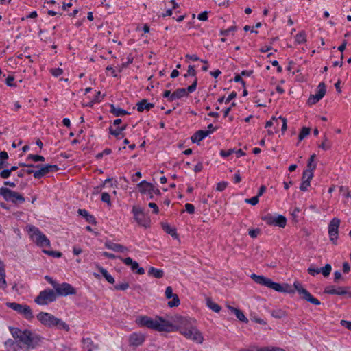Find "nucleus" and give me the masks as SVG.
Listing matches in <instances>:
<instances>
[{"label":"nucleus","mask_w":351,"mask_h":351,"mask_svg":"<svg viewBox=\"0 0 351 351\" xmlns=\"http://www.w3.org/2000/svg\"><path fill=\"white\" fill-rule=\"evenodd\" d=\"M129 288V284L128 282H122L121 284H117L114 286V289L116 290H121L125 291Z\"/></svg>","instance_id":"52"},{"label":"nucleus","mask_w":351,"mask_h":351,"mask_svg":"<svg viewBox=\"0 0 351 351\" xmlns=\"http://www.w3.org/2000/svg\"><path fill=\"white\" fill-rule=\"evenodd\" d=\"M271 315L275 318L280 319L285 317L287 315V313L281 308H276L271 311Z\"/></svg>","instance_id":"29"},{"label":"nucleus","mask_w":351,"mask_h":351,"mask_svg":"<svg viewBox=\"0 0 351 351\" xmlns=\"http://www.w3.org/2000/svg\"><path fill=\"white\" fill-rule=\"evenodd\" d=\"M58 293L56 290L53 291L52 289H45V304L47 302H53L56 300Z\"/></svg>","instance_id":"27"},{"label":"nucleus","mask_w":351,"mask_h":351,"mask_svg":"<svg viewBox=\"0 0 351 351\" xmlns=\"http://www.w3.org/2000/svg\"><path fill=\"white\" fill-rule=\"evenodd\" d=\"M258 351H285V350L280 348H261Z\"/></svg>","instance_id":"64"},{"label":"nucleus","mask_w":351,"mask_h":351,"mask_svg":"<svg viewBox=\"0 0 351 351\" xmlns=\"http://www.w3.org/2000/svg\"><path fill=\"white\" fill-rule=\"evenodd\" d=\"M311 132L310 128L303 127L298 135V139L300 141L303 140L306 136L309 135Z\"/></svg>","instance_id":"36"},{"label":"nucleus","mask_w":351,"mask_h":351,"mask_svg":"<svg viewBox=\"0 0 351 351\" xmlns=\"http://www.w3.org/2000/svg\"><path fill=\"white\" fill-rule=\"evenodd\" d=\"M341 221L338 218H333L328 225V234L330 240L336 245L338 239L339 227Z\"/></svg>","instance_id":"12"},{"label":"nucleus","mask_w":351,"mask_h":351,"mask_svg":"<svg viewBox=\"0 0 351 351\" xmlns=\"http://www.w3.org/2000/svg\"><path fill=\"white\" fill-rule=\"evenodd\" d=\"M178 331L186 339L198 343H202L204 337L200 331L194 326L193 321L189 318L180 317Z\"/></svg>","instance_id":"3"},{"label":"nucleus","mask_w":351,"mask_h":351,"mask_svg":"<svg viewBox=\"0 0 351 351\" xmlns=\"http://www.w3.org/2000/svg\"><path fill=\"white\" fill-rule=\"evenodd\" d=\"M235 149H229L228 150H221L220 155L223 157H228L234 153Z\"/></svg>","instance_id":"55"},{"label":"nucleus","mask_w":351,"mask_h":351,"mask_svg":"<svg viewBox=\"0 0 351 351\" xmlns=\"http://www.w3.org/2000/svg\"><path fill=\"white\" fill-rule=\"evenodd\" d=\"M337 289H335L334 287H332V286H329L325 289L324 293H328V294L337 295Z\"/></svg>","instance_id":"60"},{"label":"nucleus","mask_w":351,"mask_h":351,"mask_svg":"<svg viewBox=\"0 0 351 351\" xmlns=\"http://www.w3.org/2000/svg\"><path fill=\"white\" fill-rule=\"evenodd\" d=\"M294 287L303 300H305L311 302V304L317 306L321 304L320 301L318 299L314 298L310 293V292L308 291L306 289L303 288L302 285L298 282H294Z\"/></svg>","instance_id":"9"},{"label":"nucleus","mask_w":351,"mask_h":351,"mask_svg":"<svg viewBox=\"0 0 351 351\" xmlns=\"http://www.w3.org/2000/svg\"><path fill=\"white\" fill-rule=\"evenodd\" d=\"M228 308L232 313H233L236 315L239 320L245 323H247L248 319L246 318V317L244 315L241 311L230 306H228Z\"/></svg>","instance_id":"22"},{"label":"nucleus","mask_w":351,"mask_h":351,"mask_svg":"<svg viewBox=\"0 0 351 351\" xmlns=\"http://www.w3.org/2000/svg\"><path fill=\"white\" fill-rule=\"evenodd\" d=\"M173 300L171 301L168 302V306L169 307H177L180 305V299L177 294H174L173 296L171 297Z\"/></svg>","instance_id":"37"},{"label":"nucleus","mask_w":351,"mask_h":351,"mask_svg":"<svg viewBox=\"0 0 351 351\" xmlns=\"http://www.w3.org/2000/svg\"><path fill=\"white\" fill-rule=\"evenodd\" d=\"M197 19L199 21H206L208 19V12L204 11L198 14Z\"/></svg>","instance_id":"63"},{"label":"nucleus","mask_w":351,"mask_h":351,"mask_svg":"<svg viewBox=\"0 0 351 351\" xmlns=\"http://www.w3.org/2000/svg\"><path fill=\"white\" fill-rule=\"evenodd\" d=\"M9 330L17 343L22 345V349L26 351L34 349L41 341L40 337L32 334L29 330H21L18 328L11 326L9 327Z\"/></svg>","instance_id":"1"},{"label":"nucleus","mask_w":351,"mask_h":351,"mask_svg":"<svg viewBox=\"0 0 351 351\" xmlns=\"http://www.w3.org/2000/svg\"><path fill=\"white\" fill-rule=\"evenodd\" d=\"M350 287H340L337 289V295H347L348 297H351V291H350Z\"/></svg>","instance_id":"34"},{"label":"nucleus","mask_w":351,"mask_h":351,"mask_svg":"<svg viewBox=\"0 0 351 351\" xmlns=\"http://www.w3.org/2000/svg\"><path fill=\"white\" fill-rule=\"evenodd\" d=\"M188 76H193L195 78L196 77V71L194 69V66L189 65L188 67L187 73L184 75V77H187Z\"/></svg>","instance_id":"45"},{"label":"nucleus","mask_w":351,"mask_h":351,"mask_svg":"<svg viewBox=\"0 0 351 351\" xmlns=\"http://www.w3.org/2000/svg\"><path fill=\"white\" fill-rule=\"evenodd\" d=\"M135 322L139 326L146 327L158 332H169L173 327V324L170 322L159 316L152 319L147 315H141L136 317Z\"/></svg>","instance_id":"2"},{"label":"nucleus","mask_w":351,"mask_h":351,"mask_svg":"<svg viewBox=\"0 0 351 351\" xmlns=\"http://www.w3.org/2000/svg\"><path fill=\"white\" fill-rule=\"evenodd\" d=\"M165 295L167 299H170L172 296L174 295V293H173V289L171 286H168L166 288Z\"/></svg>","instance_id":"57"},{"label":"nucleus","mask_w":351,"mask_h":351,"mask_svg":"<svg viewBox=\"0 0 351 351\" xmlns=\"http://www.w3.org/2000/svg\"><path fill=\"white\" fill-rule=\"evenodd\" d=\"M110 111L111 113H112L116 117L130 114V113L128 112H127L126 110H125L119 107H116L113 104L110 105Z\"/></svg>","instance_id":"25"},{"label":"nucleus","mask_w":351,"mask_h":351,"mask_svg":"<svg viewBox=\"0 0 351 351\" xmlns=\"http://www.w3.org/2000/svg\"><path fill=\"white\" fill-rule=\"evenodd\" d=\"M313 177V171L306 169L304 171L302 181L311 182Z\"/></svg>","instance_id":"32"},{"label":"nucleus","mask_w":351,"mask_h":351,"mask_svg":"<svg viewBox=\"0 0 351 351\" xmlns=\"http://www.w3.org/2000/svg\"><path fill=\"white\" fill-rule=\"evenodd\" d=\"M206 304L209 308L213 310L214 312L219 313L221 310L220 306H219L217 303L212 301L211 299L208 298L206 300Z\"/></svg>","instance_id":"31"},{"label":"nucleus","mask_w":351,"mask_h":351,"mask_svg":"<svg viewBox=\"0 0 351 351\" xmlns=\"http://www.w3.org/2000/svg\"><path fill=\"white\" fill-rule=\"evenodd\" d=\"M45 325L58 330H69V326L64 321L46 312Z\"/></svg>","instance_id":"5"},{"label":"nucleus","mask_w":351,"mask_h":351,"mask_svg":"<svg viewBox=\"0 0 351 351\" xmlns=\"http://www.w3.org/2000/svg\"><path fill=\"white\" fill-rule=\"evenodd\" d=\"M27 230L32 240L38 245L43 246L44 244V237L41 232L36 227L32 225L27 226Z\"/></svg>","instance_id":"13"},{"label":"nucleus","mask_w":351,"mask_h":351,"mask_svg":"<svg viewBox=\"0 0 351 351\" xmlns=\"http://www.w3.org/2000/svg\"><path fill=\"white\" fill-rule=\"evenodd\" d=\"M154 106V105L153 104L149 103L145 99H142L136 104L137 110L141 112L144 110H149Z\"/></svg>","instance_id":"21"},{"label":"nucleus","mask_w":351,"mask_h":351,"mask_svg":"<svg viewBox=\"0 0 351 351\" xmlns=\"http://www.w3.org/2000/svg\"><path fill=\"white\" fill-rule=\"evenodd\" d=\"M0 286L3 289H5L7 287V282L5 280V265L1 261H0Z\"/></svg>","instance_id":"24"},{"label":"nucleus","mask_w":351,"mask_h":351,"mask_svg":"<svg viewBox=\"0 0 351 351\" xmlns=\"http://www.w3.org/2000/svg\"><path fill=\"white\" fill-rule=\"evenodd\" d=\"M109 132L110 134L116 136L117 138H119V136L121 134L122 131L118 128L114 130L111 126L109 128Z\"/></svg>","instance_id":"49"},{"label":"nucleus","mask_w":351,"mask_h":351,"mask_svg":"<svg viewBox=\"0 0 351 351\" xmlns=\"http://www.w3.org/2000/svg\"><path fill=\"white\" fill-rule=\"evenodd\" d=\"M162 228L167 233L171 234L173 237L178 238V234L176 232V229L171 228L169 224H163Z\"/></svg>","instance_id":"35"},{"label":"nucleus","mask_w":351,"mask_h":351,"mask_svg":"<svg viewBox=\"0 0 351 351\" xmlns=\"http://www.w3.org/2000/svg\"><path fill=\"white\" fill-rule=\"evenodd\" d=\"M213 131L210 130H198L191 137V139L193 143H199L202 140L205 138L209 134H210Z\"/></svg>","instance_id":"18"},{"label":"nucleus","mask_w":351,"mask_h":351,"mask_svg":"<svg viewBox=\"0 0 351 351\" xmlns=\"http://www.w3.org/2000/svg\"><path fill=\"white\" fill-rule=\"evenodd\" d=\"M45 280H47L53 286L55 290H56L57 287L59 285L58 283H57L55 280H53L51 277L48 276H45Z\"/></svg>","instance_id":"62"},{"label":"nucleus","mask_w":351,"mask_h":351,"mask_svg":"<svg viewBox=\"0 0 351 351\" xmlns=\"http://www.w3.org/2000/svg\"><path fill=\"white\" fill-rule=\"evenodd\" d=\"M138 189L141 193H145V192H148L149 199H152L153 198V194H156L157 195H160V191L159 189L155 188V186L145 180L141 181L140 183L137 184Z\"/></svg>","instance_id":"11"},{"label":"nucleus","mask_w":351,"mask_h":351,"mask_svg":"<svg viewBox=\"0 0 351 351\" xmlns=\"http://www.w3.org/2000/svg\"><path fill=\"white\" fill-rule=\"evenodd\" d=\"M99 271L109 283L113 284L114 282V278L108 272L106 269L99 267Z\"/></svg>","instance_id":"30"},{"label":"nucleus","mask_w":351,"mask_h":351,"mask_svg":"<svg viewBox=\"0 0 351 351\" xmlns=\"http://www.w3.org/2000/svg\"><path fill=\"white\" fill-rule=\"evenodd\" d=\"M101 200L104 202L107 203L108 205H110L111 204L110 196V195L108 193H102V194H101Z\"/></svg>","instance_id":"58"},{"label":"nucleus","mask_w":351,"mask_h":351,"mask_svg":"<svg viewBox=\"0 0 351 351\" xmlns=\"http://www.w3.org/2000/svg\"><path fill=\"white\" fill-rule=\"evenodd\" d=\"M268 287L270 289H272L276 291H278V292H285V289L280 284L274 282L271 280H270Z\"/></svg>","instance_id":"33"},{"label":"nucleus","mask_w":351,"mask_h":351,"mask_svg":"<svg viewBox=\"0 0 351 351\" xmlns=\"http://www.w3.org/2000/svg\"><path fill=\"white\" fill-rule=\"evenodd\" d=\"M295 42L298 44H302L306 42V34L304 32H300L296 34L295 37Z\"/></svg>","instance_id":"38"},{"label":"nucleus","mask_w":351,"mask_h":351,"mask_svg":"<svg viewBox=\"0 0 351 351\" xmlns=\"http://www.w3.org/2000/svg\"><path fill=\"white\" fill-rule=\"evenodd\" d=\"M56 293L58 295L60 296H67L69 295H75L76 289L70 284L64 282L62 284H59L57 287Z\"/></svg>","instance_id":"14"},{"label":"nucleus","mask_w":351,"mask_h":351,"mask_svg":"<svg viewBox=\"0 0 351 351\" xmlns=\"http://www.w3.org/2000/svg\"><path fill=\"white\" fill-rule=\"evenodd\" d=\"M77 213L80 215L83 216L86 221L92 224H96L97 221L95 217L88 213L85 209H78Z\"/></svg>","instance_id":"23"},{"label":"nucleus","mask_w":351,"mask_h":351,"mask_svg":"<svg viewBox=\"0 0 351 351\" xmlns=\"http://www.w3.org/2000/svg\"><path fill=\"white\" fill-rule=\"evenodd\" d=\"M34 302L39 305L44 304V291L40 292L39 295L35 298Z\"/></svg>","instance_id":"48"},{"label":"nucleus","mask_w":351,"mask_h":351,"mask_svg":"<svg viewBox=\"0 0 351 351\" xmlns=\"http://www.w3.org/2000/svg\"><path fill=\"white\" fill-rule=\"evenodd\" d=\"M273 119L276 121L277 124H278V121H280L282 122V128L281 130L282 132H285L287 130V119L282 117H279L278 118L273 117Z\"/></svg>","instance_id":"41"},{"label":"nucleus","mask_w":351,"mask_h":351,"mask_svg":"<svg viewBox=\"0 0 351 351\" xmlns=\"http://www.w3.org/2000/svg\"><path fill=\"white\" fill-rule=\"evenodd\" d=\"M119 258L121 260L125 265L130 266L132 271H136L138 274L142 275L145 274V269L143 267H140L138 263L136 261H133L130 257L125 258L119 257Z\"/></svg>","instance_id":"16"},{"label":"nucleus","mask_w":351,"mask_h":351,"mask_svg":"<svg viewBox=\"0 0 351 351\" xmlns=\"http://www.w3.org/2000/svg\"><path fill=\"white\" fill-rule=\"evenodd\" d=\"M132 213L134 214V219L140 226L145 228L149 226L150 220L140 206H133Z\"/></svg>","instance_id":"10"},{"label":"nucleus","mask_w":351,"mask_h":351,"mask_svg":"<svg viewBox=\"0 0 351 351\" xmlns=\"http://www.w3.org/2000/svg\"><path fill=\"white\" fill-rule=\"evenodd\" d=\"M308 273L312 276H315L316 274H320L321 270L320 268L317 267L314 265H311L308 268Z\"/></svg>","instance_id":"43"},{"label":"nucleus","mask_w":351,"mask_h":351,"mask_svg":"<svg viewBox=\"0 0 351 351\" xmlns=\"http://www.w3.org/2000/svg\"><path fill=\"white\" fill-rule=\"evenodd\" d=\"M326 85L324 82L319 83L317 86V93L315 95H311L308 99V103L313 104L318 102L322 99L326 94Z\"/></svg>","instance_id":"15"},{"label":"nucleus","mask_w":351,"mask_h":351,"mask_svg":"<svg viewBox=\"0 0 351 351\" xmlns=\"http://www.w3.org/2000/svg\"><path fill=\"white\" fill-rule=\"evenodd\" d=\"M45 254L51 256L54 258H60L62 256V253L59 251L46 250Z\"/></svg>","instance_id":"46"},{"label":"nucleus","mask_w":351,"mask_h":351,"mask_svg":"<svg viewBox=\"0 0 351 351\" xmlns=\"http://www.w3.org/2000/svg\"><path fill=\"white\" fill-rule=\"evenodd\" d=\"M29 173H34V176L36 178H41L43 175H44V167H41L39 170L38 171H29Z\"/></svg>","instance_id":"54"},{"label":"nucleus","mask_w":351,"mask_h":351,"mask_svg":"<svg viewBox=\"0 0 351 351\" xmlns=\"http://www.w3.org/2000/svg\"><path fill=\"white\" fill-rule=\"evenodd\" d=\"M319 147H320L324 150H328L331 147V144L328 141V138H326V136H324V141H323L322 143L319 145Z\"/></svg>","instance_id":"42"},{"label":"nucleus","mask_w":351,"mask_h":351,"mask_svg":"<svg viewBox=\"0 0 351 351\" xmlns=\"http://www.w3.org/2000/svg\"><path fill=\"white\" fill-rule=\"evenodd\" d=\"M82 342L83 348L86 351H93L96 348V346L90 338L83 339Z\"/></svg>","instance_id":"26"},{"label":"nucleus","mask_w":351,"mask_h":351,"mask_svg":"<svg viewBox=\"0 0 351 351\" xmlns=\"http://www.w3.org/2000/svg\"><path fill=\"white\" fill-rule=\"evenodd\" d=\"M147 273L148 275L152 276L156 278H161L164 276V271L162 269H158L154 267H150Z\"/></svg>","instance_id":"28"},{"label":"nucleus","mask_w":351,"mask_h":351,"mask_svg":"<svg viewBox=\"0 0 351 351\" xmlns=\"http://www.w3.org/2000/svg\"><path fill=\"white\" fill-rule=\"evenodd\" d=\"M339 191L345 197H350L351 198V194H350L348 187L344 186H341L339 187Z\"/></svg>","instance_id":"44"},{"label":"nucleus","mask_w":351,"mask_h":351,"mask_svg":"<svg viewBox=\"0 0 351 351\" xmlns=\"http://www.w3.org/2000/svg\"><path fill=\"white\" fill-rule=\"evenodd\" d=\"M235 29H236V27L232 26V27L228 28L227 29L221 30L220 34L222 36H228L230 34V32L235 31Z\"/></svg>","instance_id":"59"},{"label":"nucleus","mask_w":351,"mask_h":351,"mask_svg":"<svg viewBox=\"0 0 351 351\" xmlns=\"http://www.w3.org/2000/svg\"><path fill=\"white\" fill-rule=\"evenodd\" d=\"M145 335L141 333L134 332L129 337V343L132 346H139L145 341Z\"/></svg>","instance_id":"17"},{"label":"nucleus","mask_w":351,"mask_h":351,"mask_svg":"<svg viewBox=\"0 0 351 351\" xmlns=\"http://www.w3.org/2000/svg\"><path fill=\"white\" fill-rule=\"evenodd\" d=\"M197 78L195 77L192 84L186 88H178L176 90L169 99V101H173L175 99H178L184 97H187L189 93L194 92L197 88Z\"/></svg>","instance_id":"6"},{"label":"nucleus","mask_w":351,"mask_h":351,"mask_svg":"<svg viewBox=\"0 0 351 351\" xmlns=\"http://www.w3.org/2000/svg\"><path fill=\"white\" fill-rule=\"evenodd\" d=\"M267 225L275 226L280 228H285L287 224V219L285 216L278 215H273L271 214H267L262 217Z\"/></svg>","instance_id":"7"},{"label":"nucleus","mask_w":351,"mask_h":351,"mask_svg":"<svg viewBox=\"0 0 351 351\" xmlns=\"http://www.w3.org/2000/svg\"><path fill=\"white\" fill-rule=\"evenodd\" d=\"M4 346L7 351H19L23 348L22 345L17 343L16 341L14 339H9L5 343Z\"/></svg>","instance_id":"20"},{"label":"nucleus","mask_w":351,"mask_h":351,"mask_svg":"<svg viewBox=\"0 0 351 351\" xmlns=\"http://www.w3.org/2000/svg\"><path fill=\"white\" fill-rule=\"evenodd\" d=\"M228 186V183L226 182H221L217 184L216 190L218 191H223L226 189Z\"/></svg>","instance_id":"56"},{"label":"nucleus","mask_w":351,"mask_h":351,"mask_svg":"<svg viewBox=\"0 0 351 351\" xmlns=\"http://www.w3.org/2000/svg\"><path fill=\"white\" fill-rule=\"evenodd\" d=\"M58 169V167L56 165H45V174L49 172L57 171Z\"/></svg>","instance_id":"47"},{"label":"nucleus","mask_w":351,"mask_h":351,"mask_svg":"<svg viewBox=\"0 0 351 351\" xmlns=\"http://www.w3.org/2000/svg\"><path fill=\"white\" fill-rule=\"evenodd\" d=\"M331 265L330 264H326L324 267H321V273L323 274L324 277H327L331 272Z\"/></svg>","instance_id":"40"},{"label":"nucleus","mask_w":351,"mask_h":351,"mask_svg":"<svg viewBox=\"0 0 351 351\" xmlns=\"http://www.w3.org/2000/svg\"><path fill=\"white\" fill-rule=\"evenodd\" d=\"M316 155L315 154H312L308 160L307 167L308 170L314 171L316 168V164L314 163V160Z\"/></svg>","instance_id":"39"},{"label":"nucleus","mask_w":351,"mask_h":351,"mask_svg":"<svg viewBox=\"0 0 351 351\" xmlns=\"http://www.w3.org/2000/svg\"><path fill=\"white\" fill-rule=\"evenodd\" d=\"M0 195H2L6 201H11L15 204L17 202L23 203L25 201L24 197L21 194L11 191L8 188H1Z\"/></svg>","instance_id":"8"},{"label":"nucleus","mask_w":351,"mask_h":351,"mask_svg":"<svg viewBox=\"0 0 351 351\" xmlns=\"http://www.w3.org/2000/svg\"><path fill=\"white\" fill-rule=\"evenodd\" d=\"M185 208L186 212L189 214H193L195 212V207L193 204L187 203L185 204Z\"/></svg>","instance_id":"61"},{"label":"nucleus","mask_w":351,"mask_h":351,"mask_svg":"<svg viewBox=\"0 0 351 351\" xmlns=\"http://www.w3.org/2000/svg\"><path fill=\"white\" fill-rule=\"evenodd\" d=\"M105 246L106 248L113 250L114 252L125 253L128 251V247H126L125 246L121 244L114 243L112 241H106L105 243Z\"/></svg>","instance_id":"19"},{"label":"nucleus","mask_w":351,"mask_h":351,"mask_svg":"<svg viewBox=\"0 0 351 351\" xmlns=\"http://www.w3.org/2000/svg\"><path fill=\"white\" fill-rule=\"evenodd\" d=\"M27 160H33L34 162L43 161L44 158L39 155L30 154L27 158Z\"/></svg>","instance_id":"50"},{"label":"nucleus","mask_w":351,"mask_h":351,"mask_svg":"<svg viewBox=\"0 0 351 351\" xmlns=\"http://www.w3.org/2000/svg\"><path fill=\"white\" fill-rule=\"evenodd\" d=\"M6 306L16 311L27 320H32L34 317L30 306L27 304H21L16 302H7Z\"/></svg>","instance_id":"4"},{"label":"nucleus","mask_w":351,"mask_h":351,"mask_svg":"<svg viewBox=\"0 0 351 351\" xmlns=\"http://www.w3.org/2000/svg\"><path fill=\"white\" fill-rule=\"evenodd\" d=\"M49 72L51 73L52 75L54 77H58L60 75L62 74L63 71L62 69L60 68H56V69H50Z\"/></svg>","instance_id":"53"},{"label":"nucleus","mask_w":351,"mask_h":351,"mask_svg":"<svg viewBox=\"0 0 351 351\" xmlns=\"http://www.w3.org/2000/svg\"><path fill=\"white\" fill-rule=\"evenodd\" d=\"M245 201L247 204L255 206L259 202V197L256 195L250 199H245Z\"/></svg>","instance_id":"51"}]
</instances>
